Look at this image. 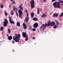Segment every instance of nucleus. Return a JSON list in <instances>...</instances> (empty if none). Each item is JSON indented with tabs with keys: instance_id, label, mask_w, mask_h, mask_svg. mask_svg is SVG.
Returning <instances> with one entry per match:
<instances>
[{
	"instance_id": "41",
	"label": "nucleus",
	"mask_w": 63,
	"mask_h": 63,
	"mask_svg": "<svg viewBox=\"0 0 63 63\" xmlns=\"http://www.w3.org/2000/svg\"><path fill=\"white\" fill-rule=\"evenodd\" d=\"M6 36H9V34H7Z\"/></svg>"
},
{
	"instance_id": "24",
	"label": "nucleus",
	"mask_w": 63,
	"mask_h": 63,
	"mask_svg": "<svg viewBox=\"0 0 63 63\" xmlns=\"http://www.w3.org/2000/svg\"><path fill=\"white\" fill-rule=\"evenodd\" d=\"M3 27H1V28L0 29V31H3Z\"/></svg>"
},
{
	"instance_id": "37",
	"label": "nucleus",
	"mask_w": 63,
	"mask_h": 63,
	"mask_svg": "<svg viewBox=\"0 0 63 63\" xmlns=\"http://www.w3.org/2000/svg\"><path fill=\"white\" fill-rule=\"evenodd\" d=\"M12 3H13V4H15V1H12Z\"/></svg>"
},
{
	"instance_id": "20",
	"label": "nucleus",
	"mask_w": 63,
	"mask_h": 63,
	"mask_svg": "<svg viewBox=\"0 0 63 63\" xmlns=\"http://www.w3.org/2000/svg\"><path fill=\"white\" fill-rule=\"evenodd\" d=\"M19 8L20 9V10H21L22 11L23 10V8H22V6H19Z\"/></svg>"
},
{
	"instance_id": "39",
	"label": "nucleus",
	"mask_w": 63,
	"mask_h": 63,
	"mask_svg": "<svg viewBox=\"0 0 63 63\" xmlns=\"http://www.w3.org/2000/svg\"><path fill=\"white\" fill-rule=\"evenodd\" d=\"M26 15L27 16V17H28V13H27V14Z\"/></svg>"
},
{
	"instance_id": "8",
	"label": "nucleus",
	"mask_w": 63,
	"mask_h": 63,
	"mask_svg": "<svg viewBox=\"0 0 63 63\" xmlns=\"http://www.w3.org/2000/svg\"><path fill=\"white\" fill-rule=\"evenodd\" d=\"M9 23V22H8V21L7 20V19H5L4 20V22L3 23V26H6L7 25V24H8V23Z\"/></svg>"
},
{
	"instance_id": "26",
	"label": "nucleus",
	"mask_w": 63,
	"mask_h": 63,
	"mask_svg": "<svg viewBox=\"0 0 63 63\" xmlns=\"http://www.w3.org/2000/svg\"><path fill=\"white\" fill-rule=\"evenodd\" d=\"M63 15V13H62L61 14H60V17H62Z\"/></svg>"
},
{
	"instance_id": "44",
	"label": "nucleus",
	"mask_w": 63,
	"mask_h": 63,
	"mask_svg": "<svg viewBox=\"0 0 63 63\" xmlns=\"http://www.w3.org/2000/svg\"><path fill=\"white\" fill-rule=\"evenodd\" d=\"M62 5H63V3H62Z\"/></svg>"
},
{
	"instance_id": "7",
	"label": "nucleus",
	"mask_w": 63,
	"mask_h": 63,
	"mask_svg": "<svg viewBox=\"0 0 63 63\" xmlns=\"http://www.w3.org/2000/svg\"><path fill=\"white\" fill-rule=\"evenodd\" d=\"M47 23H46L45 24H43L42 25H41V27H40V30H41V29L43 27H44L42 29L43 30H44V29H45V28L47 27Z\"/></svg>"
},
{
	"instance_id": "19",
	"label": "nucleus",
	"mask_w": 63,
	"mask_h": 63,
	"mask_svg": "<svg viewBox=\"0 0 63 63\" xmlns=\"http://www.w3.org/2000/svg\"><path fill=\"white\" fill-rule=\"evenodd\" d=\"M46 16H47V15L45 14H43L42 15H41V17L42 18H44V17H46Z\"/></svg>"
},
{
	"instance_id": "35",
	"label": "nucleus",
	"mask_w": 63,
	"mask_h": 63,
	"mask_svg": "<svg viewBox=\"0 0 63 63\" xmlns=\"http://www.w3.org/2000/svg\"><path fill=\"white\" fill-rule=\"evenodd\" d=\"M12 44L15 43V42H14V41H12Z\"/></svg>"
},
{
	"instance_id": "9",
	"label": "nucleus",
	"mask_w": 63,
	"mask_h": 63,
	"mask_svg": "<svg viewBox=\"0 0 63 63\" xmlns=\"http://www.w3.org/2000/svg\"><path fill=\"white\" fill-rule=\"evenodd\" d=\"M9 22H10V23H11V24H12L13 25L14 24L15 22H14V21L11 20L12 19L11 17L10 16L9 17Z\"/></svg>"
},
{
	"instance_id": "43",
	"label": "nucleus",
	"mask_w": 63,
	"mask_h": 63,
	"mask_svg": "<svg viewBox=\"0 0 63 63\" xmlns=\"http://www.w3.org/2000/svg\"><path fill=\"white\" fill-rule=\"evenodd\" d=\"M14 0H11V1H13Z\"/></svg>"
},
{
	"instance_id": "38",
	"label": "nucleus",
	"mask_w": 63,
	"mask_h": 63,
	"mask_svg": "<svg viewBox=\"0 0 63 63\" xmlns=\"http://www.w3.org/2000/svg\"><path fill=\"white\" fill-rule=\"evenodd\" d=\"M35 39V37H32V39Z\"/></svg>"
},
{
	"instance_id": "21",
	"label": "nucleus",
	"mask_w": 63,
	"mask_h": 63,
	"mask_svg": "<svg viewBox=\"0 0 63 63\" xmlns=\"http://www.w3.org/2000/svg\"><path fill=\"white\" fill-rule=\"evenodd\" d=\"M55 22L56 23V24H57V25H58V24H59V22L57 20L55 21Z\"/></svg>"
},
{
	"instance_id": "2",
	"label": "nucleus",
	"mask_w": 63,
	"mask_h": 63,
	"mask_svg": "<svg viewBox=\"0 0 63 63\" xmlns=\"http://www.w3.org/2000/svg\"><path fill=\"white\" fill-rule=\"evenodd\" d=\"M60 2H57V1H55L54 3H53V6L55 8H56V7H57V8H60Z\"/></svg>"
},
{
	"instance_id": "32",
	"label": "nucleus",
	"mask_w": 63,
	"mask_h": 63,
	"mask_svg": "<svg viewBox=\"0 0 63 63\" xmlns=\"http://www.w3.org/2000/svg\"><path fill=\"white\" fill-rule=\"evenodd\" d=\"M55 16H56V17H58V14H55Z\"/></svg>"
},
{
	"instance_id": "36",
	"label": "nucleus",
	"mask_w": 63,
	"mask_h": 63,
	"mask_svg": "<svg viewBox=\"0 0 63 63\" xmlns=\"http://www.w3.org/2000/svg\"><path fill=\"white\" fill-rule=\"evenodd\" d=\"M56 1V0H52L51 1L52 2H54Z\"/></svg>"
},
{
	"instance_id": "11",
	"label": "nucleus",
	"mask_w": 63,
	"mask_h": 63,
	"mask_svg": "<svg viewBox=\"0 0 63 63\" xmlns=\"http://www.w3.org/2000/svg\"><path fill=\"white\" fill-rule=\"evenodd\" d=\"M22 26L24 27V29H26L27 28L26 25V24H25L24 23L22 24Z\"/></svg>"
},
{
	"instance_id": "25",
	"label": "nucleus",
	"mask_w": 63,
	"mask_h": 63,
	"mask_svg": "<svg viewBox=\"0 0 63 63\" xmlns=\"http://www.w3.org/2000/svg\"><path fill=\"white\" fill-rule=\"evenodd\" d=\"M11 15H14V13H13V11H11Z\"/></svg>"
},
{
	"instance_id": "14",
	"label": "nucleus",
	"mask_w": 63,
	"mask_h": 63,
	"mask_svg": "<svg viewBox=\"0 0 63 63\" xmlns=\"http://www.w3.org/2000/svg\"><path fill=\"white\" fill-rule=\"evenodd\" d=\"M29 20V17H26L25 18V21L26 22H27Z\"/></svg>"
},
{
	"instance_id": "40",
	"label": "nucleus",
	"mask_w": 63,
	"mask_h": 63,
	"mask_svg": "<svg viewBox=\"0 0 63 63\" xmlns=\"http://www.w3.org/2000/svg\"><path fill=\"white\" fill-rule=\"evenodd\" d=\"M28 11H27V10H26V12H28Z\"/></svg>"
},
{
	"instance_id": "22",
	"label": "nucleus",
	"mask_w": 63,
	"mask_h": 63,
	"mask_svg": "<svg viewBox=\"0 0 63 63\" xmlns=\"http://www.w3.org/2000/svg\"><path fill=\"white\" fill-rule=\"evenodd\" d=\"M4 13H5V16H7L8 14L7 13V12L6 11H4Z\"/></svg>"
},
{
	"instance_id": "6",
	"label": "nucleus",
	"mask_w": 63,
	"mask_h": 63,
	"mask_svg": "<svg viewBox=\"0 0 63 63\" xmlns=\"http://www.w3.org/2000/svg\"><path fill=\"white\" fill-rule=\"evenodd\" d=\"M34 0H31V8H33L34 7Z\"/></svg>"
},
{
	"instance_id": "34",
	"label": "nucleus",
	"mask_w": 63,
	"mask_h": 63,
	"mask_svg": "<svg viewBox=\"0 0 63 63\" xmlns=\"http://www.w3.org/2000/svg\"><path fill=\"white\" fill-rule=\"evenodd\" d=\"M43 0V2H46V1H47L46 0Z\"/></svg>"
},
{
	"instance_id": "28",
	"label": "nucleus",
	"mask_w": 63,
	"mask_h": 63,
	"mask_svg": "<svg viewBox=\"0 0 63 63\" xmlns=\"http://www.w3.org/2000/svg\"><path fill=\"white\" fill-rule=\"evenodd\" d=\"M0 8H3V4L1 5H0Z\"/></svg>"
},
{
	"instance_id": "16",
	"label": "nucleus",
	"mask_w": 63,
	"mask_h": 63,
	"mask_svg": "<svg viewBox=\"0 0 63 63\" xmlns=\"http://www.w3.org/2000/svg\"><path fill=\"white\" fill-rule=\"evenodd\" d=\"M13 10H14V11H16L17 10V9L16 8L15 6H13Z\"/></svg>"
},
{
	"instance_id": "1",
	"label": "nucleus",
	"mask_w": 63,
	"mask_h": 63,
	"mask_svg": "<svg viewBox=\"0 0 63 63\" xmlns=\"http://www.w3.org/2000/svg\"><path fill=\"white\" fill-rule=\"evenodd\" d=\"M15 37L13 36V40H14L16 42H18L19 41V40H20V39L19 38L20 37V34H16L15 35Z\"/></svg>"
},
{
	"instance_id": "31",
	"label": "nucleus",
	"mask_w": 63,
	"mask_h": 63,
	"mask_svg": "<svg viewBox=\"0 0 63 63\" xmlns=\"http://www.w3.org/2000/svg\"><path fill=\"white\" fill-rule=\"evenodd\" d=\"M56 28V26L55 25L54 26H53V28Z\"/></svg>"
},
{
	"instance_id": "13",
	"label": "nucleus",
	"mask_w": 63,
	"mask_h": 63,
	"mask_svg": "<svg viewBox=\"0 0 63 63\" xmlns=\"http://www.w3.org/2000/svg\"><path fill=\"white\" fill-rule=\"evenodd\" d=\"M32 20H33V21H36L38 20V19L37 18L34 17L32 18Z\"/></svg>"
},
{
	"instance_id": "42",
	"label": "nucleus",
	"mask_w": 63,
	"mask_h": 63,
	"mask_svg": "<svg viewBox=\"0 0 63 63\" xmlns=\"http://www.w3.org/2000/svg\"><path fill=\"white\" fill-rule=\"evenodd\" d=\"M11 7V6L10 5H9V7L10 8Z\"/></svg>"
},
{
	"instance_id": "4",
	"label": "nucleus",
	"mask_w": 63,
	"mask_h": 63,
	"mask_svg": "<svg viewBox=\"0 0 63 63\" xmlns=\"http://www.w3.org/2000/svg\"><path fill=\"white\" fill-rule=\"evenodd\" d=\"M22 36H24V38H26L25 39V41H28V35H26V32H22Z\"/></svg>"
},
{
	"instance_id": "12",
	"label": "nucleus",
	"mask_w": 63,
	"mask_h": 63,
	"mask_svg": "<svg viewBox=\"0 0 63 63\" xmlns=\"http://www.w3.org/2000/svg\"><path fill=\"white\" fill-rule=\"evenodd\" d=\"M12 38H13V37H12L11 36H8V37H7L8 39L9 40H12Z\"/></svg>"
},
{
	"instance_id": "5",
	"label": "nucleus",
	"mask_w": 63,
	"mask_h": 63,
	"mask_svg": "<svg viewBox=\"0 0 63 63\" xmlns=\"http://www.w3.org/2000/svg\"><path fill=\"white\" fill-rule=\"evenodd\" d=\"M20 9L18 10V13H19V17L20 18H21V16H22V11Z\"/></svg>"
},
{
	"instance_id": "10",
	"label": "nucleus",
	"mask_w": 63,
	"mask_h": 63,
	"mask_svg": "<svg viewBox=\"0 0 63 63\" xmlns=\"http://www.w3.org/2000/svg\"><path fill=\"white\" fill-rule=\"evenodd\" d=\"M38 26V23L36 22L34 23V25H33V27L34 28H36Z\"/></svg>"
},
{
	"instance_id": "3",
	"label": "nucleus",
	"mask_w": 63,
	"mask_h": 63,
	"mask_svg": "<svg viewBox=\"0 0 63 63\" xmlns=\"http://www.w3.org/2000/svg\"><path fill=\"white\" fill-rule=\"evenodd\" d=\"M55 22L53 21L51 22L49 20L48 22V23L47 24V27H49V26H53L55 25Z\"/></svg>"
},
{
	"instance_id": "30",
	"label": "nucleus",
	"mask_w": 63,
	"mask_h": 63,
	"mask_svg": "<svg viewBox=\"0 0 63 63\" xmlns=\"http://www.w3.org/2000/svg\"><path fill=\"white\" fill-rule=\"evenodd\" d=\"M53 17H56V16H55V14H53Z\"/></svg>"
},
{
	"instance_id": "29",
	"label": "nucleus",
	"mask_w": 63,
	"mask_h": 63,
	"mask_svg": "<svg viewBox=\"0 0 63 63\" xmlns=\"http://www.w3.org/2000/svg\"><path fill=\"white\" fill-rule=\"evenodd\" d=\"M16 16H17V17H18V13L17 12H16Z\"/></svg>"
},
{
	"instance_id": "23",
	"label": "nucleus",
	"mask_w": 63,
	"mask_h": 63,
	"mask_svg": "<svg viewBox=\"0 0 63 63\" xmlns=\"http://www.w3.org/2000/svg\"><path fill=\"white\" fill-rule=\"evenodd\" d=\"M7 31H8V32L9 33V34H10V29H8Z\"/></svg>"
},
{
	"instance_id": "17",
	"label": "nucleus",
	"mask_w": 63,
	"mask_h": 63,
	"mask_svg": "<svg viewBox=\"0 0 63 63\" xmlns=\"http://www.w3.org/2000/svg\"><path fill=\"white\" fill-rule=\"evenodd\" d=\"M30 15H31V17L33 18L34 17V13H31V14H30Z\"/></svg>"
},
{
	"instance_id": "33",
	"label": "nucleus",
	"mask_w": 63,
	"mask_h": 63,
	"mask_svg": "<svg viewBox=\"0 0 63 63\" xmlns=\"http://www.w3.org/2000/svg\"><path fill=\"white\" fill-rule=\"evenodd\" d=\"M58 2H60V3H63V1H58Z\"/></svg>"
},
{
	"instance_id": "18",
	"label": "nucleus",
	"mask_w": 63,
	"mask_h": 63,
	"mask_svg": "<svg viewBox=\"0 0 63 63\" xmlns=\"http://www.w3.org/2000/svg\"><path fill=\"white\" fill-rule=\"evenodd\" d=\"M16 25L17 26L19 27H20V23H19V22H17V23Z\"/></svg>"
},
{
	"instance_id": "45",
	"label": "nucleus",
	"mask_w": 63,
	"mask_h": 63,
	"mask_svg": "<svg viewBox=\"0 0 63 63\" xmlns=\"http://www.w3.org/2000/svg\"><path fill=\"white\" fill-rule=\"evenodd\" d=\"M62 59H63V58H62Z\"/></svg>"
},
{
	"instance_id": "15",
	"label": "nucleus",
	"mask_w": 63,
	"mask_h": 63,
	"mask_svg": "<svg viewBox=\"0 0 63 63\" xmlns=\"http://www.w3.org/2000/svg\"><path fill=\"white\" fill-rule=\"evenodd\" d=\"M39 8L38 7L37 8V14H38L39 15Z\"/></svg>"
},
{
	"instance_id": "27",
	"label": "nucleus",
	"mask_w": 63,
	"mask_h": 63,
	"mask_svg": "<svg viewBox=\"0 0 63 63\" xmlns=\"http://www.w3.org/2000/svg\"><path fill=\"white\" fill-rule=\"evenodd\" d=\"M32 30L33 31H36V29L33 28L32 29Z\"/></svg>"
}]
</instances>
